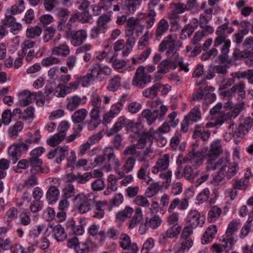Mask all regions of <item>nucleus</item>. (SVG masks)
Listing matches in <instances>:
<instances>
[{
    "label": "nucleus",
    "instance_id": "1",
    "mask_svg": "<svg viewBox=\"0 0 253 253\" xmlns=\"http://www.w3.org/2000/svg\"><path fill=\"white\" fill-rule=\"evenodd\" d=\"M228 24L227 22L219 26L215 32L217 37L215 39V45L219 46L223 44L220 48L221 53L217 57L221 63H225L229 61L228 53L231 41L227 39V35L225 33V31L228 29Z\"/></svg>",
    "mask_w": 253,
    "mask_h": 253
},
{
    "label": "nucleus",
    "instance_id": "2",
    "mask_svg": "<svg viewBox=\"0 0 253 253\" xmlns=\"http://www.w3.org/2000/svg\"><path fill=\"white\" fill-rule=\"evenodd\" d=\"M229 157L227 155L218 159L217 161H209L207 168L209 170H214L216 169L223 170V172L227 179H230L237 173L239 168L238 164L229 162Z\"/></svg>",
    "mask_w": 253,
    "mask_h": 253
},
{
    "label": "nucleus",
    "instance_id": "3",
    "mask_svg": "<svg viewBox=\"0 0 253 253\" xmlns=\"http://www.w3.org/2000/svg\"><path fill=\"white\" fill-rule=\"evenodd\" d=\"M95 198L89 195H85L83 193L77 194L73 199V203L76 206L78 212L84 214L90 211L94 205Z\"/></svg>",
    "mask_w": 253,
    "mask_h": 253
},
{
    "label": "nucleus",
    "instance_id": "4",
    "mask_svg": "<svg viewBox=\"0 0 253 253\" xmlns=\"http://www.w3.org/2000/svg\"><path fill=\"white\" fill-rule=\"evenodd\" d=\"M140 124L135 123L132 121L127 119L125 116L120 117L114 126L106 131V134L109 136L113 135L125 126L127 131L136 132Z\"/></svg>",
    "mask_w": 253,
    "mask_h": 253
},
{
    "label": "nucleus",
    "instance_id": "5",
    "mask_svg": "<svg viewBox=\"0 0 253 253\" xmlns=\"http://www.w3.org/2000/svg\"><path fill=\"white\" fill-rule=\"evenodd\" d=\"M152 79L151 75L146 72L145 67L140 66L136 69L131 84L138 88H143L151 82Z\"/></svg>",
    "mask_w": 253,
    "mask_h": 253
},
{
    "label": "nucleus",
    "instance_id": "6",
    "mask_svg": "<svg viewBox=\"0 0 253 253\" xmlns=\"http://www.w3.org/2000/svg\"><path fill=\"white\" fill-rule=\"evenodd\" d=\"M239 225L240 222L237 221H233L230 222L225 234L220 239V241L222 243H224V246L225 247H227L229 249H232L236 242L233 234L238 230Z\"/></svg>",
    "mask_w": 253,
    "mask_h": 253
},
{
    "label": "nucleus",
    "instance_id": "7",
    "mask_svg": "<svg viewBox=\"0 0 253 253\" xmlns=\"http://www.w3.org/2000/svg\"><path fill=\"white\" fill-rule=\"evenodd\" d=\"M168 108L165 105H161L160 110H155L151 111L149 109L143 110L141 113L142 118L145 119L147 124L151 125L153 124L156 119L164 116L168 111Z\"/></svg>",
    "mask_w": 253,
    "mask_h": 253
},
{
    "label": "nucleus",
    "instance_id": "8",
    "mask_svg": "<svg viewBox=\"0 0 253 253\" xmlns=\"http://www.w3.org/2000/svg\"><path fill=\"white\" fill-rule=\"evenodd\" d=\"M29 148V146L25 143H16L11 145L8 150V154L13 164L17 162L21 157V155L26 152Z\"/></svg>",
    "mask_w": 253,
    "mask_h": 253
},
{
    "label": "nucleus",
    "instance_id": "9",
    "mask_svg": "<svg viewBox=\"0 0 253 253\" xmlns=\"http://www.w3.org/2000/svg\"><path fill=\"white\" fill-rule=\"evenodd\" d=\"M36 44L35 41L29 40H25L21 43V50L19 55L23 58L25 57L28 62H31L37 54L38 52H36L33 49Z\"/></svg>",
    "mask_w": 253,
    "mask_h": 253
},
{
    "label": "nucleus",
    "instance_id": "10",
    "mask_svg": "<svg viewBox=\"0 0 253 253\" xmlns=\"http://www.w3.org/2000/svg\"><path fill=\"white\" fill-rule=\"evenodd\" d=\"M157 133V130H155L153 127L150 128L147 131H143L139 135L136 145L137 148L142 149L144 148L148 143V145H152L153 140L155 138V135Z\"/></svg>",
    "mask_w": 253,
    "mask_h": 253
},
{
    "label": "nucleus",
    "instance_id": "11",
    "mask_svg": "<svg viewBox=\"0 0 253 253\" xmlns=\"http://www.w3.org/2000/svg\"><path fill=\"white\" fill-rule=\"evenodd\" d=\"M67 37L70 39L71 43L74 46L81 45L86 39L87 34L84 29L72 31L67 33Z\"/></svg>",
    "mask_w": 253,
    "mask_h": 253
},
{
    "label": "nucleus",
    "instance_id": "12",
    "mask_svg": "<svg viewBox=\"0 0 253 253\" xmlns=\"http://www.w3.org/2000/svg\"><path fill=\"white\" fill-rule=\"evenodd\" d=\"M176 36L173 35H169L161 42L159 45V50L161 52H164L167 48L169 50L167 51V54L169 55L172 53H174L175 49Z\"/></svg>",
    "mask_w": 253,
    "mask_h": 253
},
{
    "label": "nucleus",
    "instance_id": "13",
    "mask_svg": "<svg viewBox=\"0 0 253 253\" xmlns=\"http://www.w3.org/2000/svg\"><path fill=\"white\" fill-rule=\"evenodd\" d=\"M1 24L5 27H10V32L14 35L17 34L22 29L21 24L16 22V19L11 14H6L5 18L1 20Z\"/></svg>",
    "mask_w": 253,
    "mask_h": 253
},
{
    "label": "nucleus",
    "instance_id": "14",
    "mask_svg": "<svg viewBox=\"0 0 253 253\" xmlns=\"http://www.w3.org/2000/svg\"><path fill=\"white\" fill-rule=\"evenodd\" d=\"M181 227L179 225H172L168 229L165 234H161L159 237V242L164 245L168 242V238H173L177 237L180 233Z\"/></svg>",
    "mask_w": 253,
    "mask_h": 253
},
{
    "label": "nucleus",
    "instance_id": "15",
    "mask_svg": "<svg viewBox=\"0 0 253 253\" xmlns=\"http://www.w3.org/2000/svg\"><path fill=\"white\" fill-rule=\"evenodd\" d=\"M69 151V147L67 146H59L52 149L48 153V159H51L55 158V161L56 163L59 164L66 157Z\"/></svg>",
    "mask_w": 253,
    "mask_h": 253
},
{
    "label": "nucleus",
    "instance_id": "16",
    "mask_svg": "<svg viewBox=\"0 0 253 253\" xmlns=\"http://www.w3.org/2000/svg\"><path fill=\"white\" fill-rule=\"evenodd\" d=\"M169 155L165 154L160 156L157 160L155 165L152 168V172L157 173L159 171L167 170L169 165Z\"/></svg>",
    "mask_w": 253,
    "mask_h": 253
},
{
    "label": "nucleus",
    "instance_id": "17",
    "mask_svg": "<svg viewBox=\"0 0 253 253\" xmlns=\"http://www.w3.org/2000/svg\"><path fill=\"white\" fill-rule=\"evenodd\" d=\"M204 158V155L202 152L195 151L193 148L191 152H189L185 157V161H190L193 166L198 167L202 164Z\"/></svg>",
    "mask_w": 253,
    "mask_h": 253
},
{
    "label": "nucleus",
    "instance_id": "18",
    "mask_svg": "<svg viewBox=\"0 0 253 253\" xmlns=\"http://www.w3.org/2000/svg\"><path fill=\"white\" fill-rule=\"evenodd\" d=\"M187 222L191 228H195L198 225L202 226L205 223L204 220L200 218V214L197 210L189 211L187 216Z\"/></svg>",
    "mask_w": 253,
    "mask_h": 253
},
{
    "label": "nucleus",
    "instance_id": "19",
    "mask_svg": "<svg viewBox=\"0 0 253 253\" xmlns=\"http://www.w3.org/2000/svg\"><path fill=\"white\" fill-rule=\"evenodd\" d=\"M150 164L147 161L143 163L137 172L138 179L144 181L147 184H149L152 181V178L149 176Z\"/></svg>",
    "mask_w": 253,
    "mask_h": 253
},
{
    "label": "nucleus",
    "instance_id": "20",
    "mask_svg": "<svg viewBox=\"0 0 253 253\" xmlns=\"http://www.w3.org/2000/svg\"><path fill=\"white\" fill-rule=\"evenodd\" d=\"M222 152V148L219 141H213L211 144L210 149L207 153V156L209 158L207 163L210 161H213V160L217 158Z\"/></svg>",
    "mask_w": 253,
    "mask_h": 253
},
{
    "label": "nucleus",
    "instance_id": "21",
    "mask_svg": "<svg viewBox=\"0 0 253 253\" xmlns=\"http://www.w3.org/2000/svg\"><path fill=\"white\" fill-rule=\"evenodd\" d=\"M211 136V132L209 130H206L203 125H196L192 137L194 139L200 138L202 141H207Z\"/></svg>",
    "mask_w": 253,
    "mask_h": 253
},
{
    "label": "nucleus",
    "instance_id": "22",
    "mask_svg": "<svg viewBox=\"0 0 253 253\" xmlns=\"http://www.w3.org/2000/svg\"><path fill=\"white\" fill-rule=\"evenodd\" d=\"M188 201L187 199L183 198L179 200L178 198H174L170 202L168 209L169 212H171L176 207L180 210H184L188 207Z\"/></svg>",
    "mask_w": 253,
    "mask_h": 253
},
{
    "label": "nucleus",
    "instance_id": "23",
    "mask_svg": "<svg viewBox=\"0 0 253 253\" xmlns=\"http://www.w3.org/2000/svg\"><path fill=\"white\" fill-rule=\"evenodd\" d=\"M107 202L105 201H96L94 200L95 209L92 216L95 218L101 219L105 214V208L107 205Z\"/></svg>",
    "mask_w": 253,
    "mask_h": 253
},
{
    "label": "nucleus",
    "instance_id": "24",
    "mask_svg": "<svg viewBox=\"0 0 253 253\" xmlns=\"http://www.w3.org/2000/svg\"><path fill=\"white\" fill-rule=\"evenodd\" d=\"M28 160L30 166L32 168L31 169V172H32L33 170H36L38 172H48V169L44 170V169L41 167L42 164V161L40 158L35 157V156H30Z\"/></svg>",
    "mask_w": 253,
    "mask_h": 253
},
{
    "label": "nucleus",
    "instance_id": "25",
    "mask_svg": "<svg viewBox=\"0 0 253 253\" xmlns=\"http://www.w3.org/2000/svg\"><path fill=\"white\" fill-rule=\"evenodd\" d=\"M235 96L237 94V99L239 101L243 100L246 97V84L244 81H240L232 87Z\"/></svg>",
    "mask_w": 253,
    "mask_h": 253
},
{
    "label": "nucleus",
    "instance_id": "26",
    "mask_svg": "<svg viewBox=\"0 0 253 253\" xmlns=\"http://www.w3.org/2000/svg\"><path fill=\"white\" fill-rule=\"evenodd\" d=\"M103 154L104 155L105 159L107 160L108 162L112 161L115 167L119 168L120 166V161L119 159L116 158L115 155L113 147H106L103 150Z\"/></svg>",
    "mask_w": 253,
    "mask_h": 253
},
{
    "label": "nucleus",
    "instance_id": "27",
    "mask_svg": "<svg viewBox=\"0 0 253 253\" xmlns=\"http://www.w3.org/2000/svg\"><path fill=\"white\" fill-rule=\"evenodd\" d=\"M217 232V227L214 225L210 226L205 232L201 239L203 244H207L211 242Z\"/></svg>",
    "mask_w": 253,
    "mask_h": 253
},
{
    "label": "nucleus",
    "instance_id": "28",
    "mask_svg": "<svg viewBox=\"0 0 253 253\" xmlns=\"http://www.w3.org/2000/svg\"><path fill=\"white\" fill-rule=\"evenodd\" d=\"M232 76L238 80L246 79L250 84H253V69L244 71H238L232 74Z\"/></svg>",
    "mask_w": 253,
    "mask_h": 253
},
{
    "label": "nucleus",
    "instance_id": "29",
    "mask_svg": "<svg viewBox=\"0 0 253 253\" xmlns=\"http://www.w3.org/2000/svg\"><path fill=\"white\" fill-rule=\"evenodd\" d=\"M60 192L55 186H50L46 193V198L49 204L55 203L59 199Z\"/></svg>",
    "mask_w": 253,
    "mask_h": 253
},
{
    "label": "nucleus",
    "instance_id": "30",
    "mask_svg": "<svg viewBox=\"0 0 253 253\" xmlns=\"http://www.w3.org/2000/svg\"><path fill=\"white\" fill-rule=\"evenodd\" d=\"M162 84L156 83L149 88L145 89L142 92V94L146 98L153 99L158 94V91L161 88Z\"/></svg>",
    "mask_w": 253,
    "mask_h": 253
},
{
    "label": "nucleus",
    "instance_id": "31",
    "mask_svg": "<svg viewBox=\"0 0 253 253\" xmlns=\"http://www.w3.org/2000/svg\"><path fill=\"white\" fill-rule=\"evenodd\" d=\"M19 95V105L22 107L29 105L34 100L33 93L29 90H24L20 93Z\"/></svg>",
    "mask_w": 253,
    "mask_h": 253
},
{
    "label": "nucleus",
    "instance_id": "32",
    "mask_svg": "<svg viewBox=\"0 0 253 253\" xmlns=\"http://www.w3.org/2000/svg\"><path fill=\"white\" fill-rule=\"evenodd\" d=\"M248 23L243 22L242 23V29H239L237 32L233 36V41L238 45L243 42L244 37L249 32L250 29H247L246 24Z\"/></svg>",
    "mask_w": 253,
    "mask_h": 253
},
{
    "label": "nucleus",
    "instance_id": "33",
    "mask_svg": "<svg viewBox=\"0 0 253 253\" xmlns=\"http://www.w3.org/2000/svg\"><path fill=\"white\" fill-rule=\"evenodd\" d=\"M143 219L142 210L140 208H137L135 211V213L131 219L129 221V229H133L140 224Z\"/></svg>",
    "mask_w": 253,
    "mask_h": 253
},
{
    "label": "nucleus",
    "instance_id": "34",
    "mask_svg": "<svg viewBox=\"0 0 253 253\" xmlns=\"http://www.w3.org/2000/svg\"><path fill=\"white\" fill-rule=\"evenodd\" d=\"M88 114L85 109H81L76 111L72 115L71 118L75 124L82 123L85 119Z\"/></svg>",
    "mask_w": 253,
    "mask_h": 253
},
{
    "label": "nucleus",
    "instance_id": "35",
    "mask_svg": "<svg viewBox=\"0 0 253 253\" xmlns=\"http://www.w3.org/2000/svg\"><path fill=\"white\" fill-rule=\"evenodd\" d=\"M169 27V24L168 21L164 19H161L159 23L156 30L155 36L156 38L158 39L161 38L162 36L166 33Z\"/></svg>",
    "mask_w": 253,
    "mask_h": 253
},
{
    "label": "nucleus",
    "instance_id": "36",
    "mask_svg": "<svg viewBox=\"0 0 253 253\" xmlns=\"http://www.w3.org/2000/svg\"><path fill=\"white\" fill-rule=\"evenodd\" d=\"M52 233L54 238L58 242L63 241L67 237V235L65 231L64 228L59 224L55 226L53 228Z\"/></svg>",
    "mask_w": 253,
    "mask_h": 253
},
{
    "label": "nucleus",
    "instance_id": "37",
    "mask_svg": "<svg viewBox=\"0 0 253 253\" xmlns=\"http://www.w3.org/2000/svg\"><path fill=\"white\" fill-rule=\"evenodd\" d=\"M121 81L122 78L120 76H114L109 81L107 89L113 92L117 91L122 85Z\"/></svg>",
    "mask_w": 253,
    "mask_h": 253
},
{
    "label": "nucleus",
    "instance_id": "38",
    "mask_svg": "<svg viewBox=\"0 0 253 253\" xmlns=\"http://www.w3.org/2000/svg\"><path fill=\"white\" fill-rule=\"evenodd\" d=\"M232 186L238 190H246L249 183L248 176H245L241 179H234L233 180Z\"/></svg>",
    "mask_w": 253,
    "mask_h": 253
},
{
    "label": "nucleus",
    "instance_id": "39",
    "mask_svg": "<svg viewBox=\"0 0 253 253\" xmlns=\"http://www.w3.org/2000/svg\"><path fill=\"white\" fill-rule=\"evenodd\" d=\"M40 24L38 23L37 25L31 26L27 28L26 32V36L27 38L30 39H35L40 36L42 32V29L40 26Z\"/></svg>",
    "mask_w": 253,
    "mask_h": 253
},
{
    "label": "nucleus",
    "instance_id": "40",
    "mask_svg": "<svg viewBox=\"0 0 253 253\" xmlns=\"http://www.w3.org/2000/svg\"><path fill=\"white\" fill-rule=\"evenodd\" d=\"M70 50L67 44H60L52 48V53L53 54L66 57L70 54Z\"/></svg>",
    "mask_w": 253,
    "mask_h": 253
},
{
    "label": "nucleus",
    "instance_id": "41",
    "mask_svg": "<svg viewBox=\"0 0 253 253\" xmlns=\"http://www.w3.org/2000/svg\"><path fill=\"white\" fill-rule=\"evenodd\" d=\"M82 103V99L79 96L76 95L68 99L66 107L68 110L73 111L78 108Z\"/></svg>",
    "mask_w": 253,
    "mask_h": 253
},
{
    "label": "nucleus",
    "instance_id": "42",
    "mask_svg": "<svg viewBox=\"0 0 253 253\" xmlns=\"http://www.w3.org/2000/svg\"><path fill=\"white\" fill-rule=\"evenodd\" d=\"M185 118L190 123L198 122L201 118V112L199 107H194Z\"/></svg>",
    "mask_w": 253,
    "mask_h": 253
},
{
    "label": "nucleus",
    "instance_id": "43",
    "mask_svg": "<svg viewBox=\"0 0 253 253\" xmlns=\"http://www.w3.org/2000/svg\"><path fill=\"white\" fill-rule=\"evenodd\" d=\"M133 212V209L129 207H126L125 209L119 211L116 214V218L120 221H124L127 218L130 217Z\"/></svg>",
    "mask_w": 253,
    "mask_h": 253
},
{
    "label": "nucleus",
    "instance_id": "44",
    "mask_svg": "<svg viewBox=\"0 0 253 253\" xmlns=\"http://www.w3.org/2000/svg\"><path fill=\"white\" fill-rule=\"evenodd\" d=\"M156 13L153 9L149 10L148 13L143 14V19L146 24L147 28H150L154 25L155 21Z\"/></svg>",
    "mask_w": 253,
    "mask_h": 253
},
{
    "label": "nucleus",
    "instance_id": "45",
    "mask_svg": "<svg viewBox=\"0 0 253 253\" xmlns=\"http://www.w3.org/2000/svg\"><path fill=\"white\" fill-rule=\"evenodd\" d=\"M23 128V123L21 122H17L13 126L9 127L8 129V135L11 138H15L18 133Z\"/></svg>",
    "mask_w": 253,
    "mask_h": 253
},
{
    "label": "nucleus",
    "instance_id": "46",
    "mask_svg": "<svg viewBox=\"0 0 253 253\" xmlns=\"http://www.w3.org/2000/svg\"><path fill=\"white\" fill-rule=\"evenodd\" d=\"M222 211L217 206L212 207L208 213V219L210 222L215 221L220 215Z\"/></svg>",
    "mask_w": 253,
    "mask_h": 253
},
{
    "label": "nucleus",
    "instance_id": "47",
    "mask_svg": "<svg viewBox=\"0 0 253 253\" xmlns=\"http://www.w3.org/2000/svg\"><path fill=\"white\" fill-rule=\"evenodd\" d=\"M120 246L124 250L131 249V246L135 244H131L130 237L126 234H122L120 236Z\"/></svg>",
    "mask_w": 253,
    "mask_h": 253
},
{
    "label": "nucleus",
    "instance_id": "48",
    "mask_svg": "<svg viewBox=\"0 0 253 253\" xmlns=\"http://www.w3.org/2000/svg\"><path fill=\"white\" fill-rule=\"evenodd\" d=\"M69 93H70L66 85L62 84H59L55 88L54 95L57 97H64Z\"/></svg>",
    "mask_w": 253,
    "mask_h": 253
},
{
    "label": "nucleus",
    "instance_id": "49",
    "mask_svg": "<svg viewBox=\"0 0 253 253\" xmlns=\"http://www.w3.org/2000/svg\"><path fill=\"white\" fill-rule=\"evenodd\" d=\"M90 241H86L84 242H80L77 247H75L76 253H88L90 250Z\"/></svg>",
    "mask_w": 253,
    "mask_h": 253
},
{
    "label": "nucleus",
    "instance_id": "50",
    "mask_svg": "<svg viewBox=\"0 0 253 253\" xmlns=\"http://www.w3.org/2000/svg\"><path fill=\"white\" fill-rule=\"evenodd\" d=\"M162 222L161 218L158 215H154L149 219L147 218L146 220V223L152 229L157 228L161 225Z\"/></svg>",
    "mask_w": 253,
    "mask_h": 253
},
{
    "label": "nucleus",
    "instance_id": "51",
    "mask_svg": "<svg viewBox=\"0 0 253 253\" xmlns=\"http://www.w3.org/2000/svg\"><path fill=\"white\" fill-rule=\"evenodd\" d=\"M31 213L28 210L23 211L19 215L20 224L23 226H28L30 224L31 219Z\"/></svg>",
    "mask_w": 253,
    "mask_h": 253
},
{
    "label": "nucleus",
    "instance_id": "52",
    "mask_svg": "<svg viewBox=\"0 0 253 253\" xmlns=\"http://www.w3.org/2000/svg\"><path fill=\"white\" fill-rule=\"evenodd\" d=\"M214 90L212 87H206V91L205 93L204 103L206 104H209L212 103L216 99V95L214 93H211Z\"/></svg>",
    "mask_w": 253,
    "mask_h": 253
},
{
    "label": "nucleus",
    "instance_id": "53",
    "mask_svg": "<svg viewBox=\"0 0 253 253\" xmlns=\"http://www.w3.org/2000/svg\"><path fill=\"white\" fill-rule=\"evenodd\" d=\"M138 24V20L133 18H130L126 21V36L133 35L134 31Z\"/></svg>",
    "mask_w": 253,
    "mask_h": 253
},
{
    "label": "nucleus",
    "instance_id": "54",
    "mask_svg": "<svg viewBox=\"0 0 253 253\" xmlns=\"http://www.w3.org/2000/svg\"><path fill=\"white\" fill-rule=\"evenodd\" d=\"M110 20L111 16L107 14H104L98 17L96 23L99 27H103L107 30L108 29V23Z\"/></svg>",
    "mask_w": 253,
    "mask_h": 253
},
{
    "label": "nucleus",
    "instance_id": "55",
    "mask_svg": "<svg viewBox=\"0 0 253 253\" xmlns=\"http://www.w3.org/2000/svg\"><path fill=\"white\" fill-rule=\"evenodd\" d=\"M78 78L82 85L84 87L94 81V75L91 73H88L85 75Z\"/></svg>",
    "mask_w": 253,
    "mask_h": 253
},
{
    "label": "nucleus",
    "instance_id": "56",
    "mask_svg": "<svg viewBox=\"0 0 253 253\" xmlns=\"http://www.w3.org/2000/svg\"><path fill=\"white\" fill-rule=\"evenodd\" d=\"M160 190L159 184L157 183H153L147 188L145 194L147 197L151 198L156 195Z\"/></svg>",
    "mask_w": 253,
    "mask_h": 253
},
{
    "label": "nucleus",
    "instance_id": "57",
    "mask_svg": "<svg viewBox=\"0 0 253 253\" xmlns=\"http://www.w3.org/2000/svg\"><path fill=\"white\" fill-rule=\"evenodd\" d=\"M111 68L109 67L108 66H104L103 67L101 66L99 73V78H97V80L101 81L103 80L106 79L111 75Z\"/></svg>",
    "mask_w": 253,
    "mask_h": 253
},
{
    "label": "nucleus",
    "instance_id": "58",
    "mask_svg": "<svg viewBox=\"0 0 253 253\" xmlns=\"http://www.w3.org/2000/svg\"><path fill=\"white\" fill-rule=\"evenodd\" d=\"M136 159L133 157H129L127 160L124 165L123 166L124 170L126 173H128L132 171L133 169L135 163Z\"/></svg>",
    "mask_w": 253,
    "mask_h": 253
},
{
    "label": "nucleus",
    "instance_id": "59",
    "mask_svg": "<svg viewBox=\"0 0 253 253\" xmlns=\"http://www.w3.org/2000/svg\"><path fill=\"white\" fill-rule=\"evenodd\" d=\"M134 203L138 206L148 208L149 207L150 204L147 199V197H144L142 195L137 196L134 200Z\"/></svg>",
    "mask_w": 253,
    "mask_h": 253
},
{
    "label": "nucleus",
    "instance_id": "60",
    "mask_svg": "<svg viewBox=\"0 0 253 253\" xmlns=\"http://www.w3.org/2000/svg\"><path fill=\"white\" fill-rule=\"evenodd\" d=\"M24 9L25 6L24 1H20L19 3L12 5L10 7V13L14 15L21 13Z\"/></svg>",
    "mask_w": 253,
    "mask_h": 253
},
{
    "label": "nucleus",
    "instance_id": "61",
    "mask_svg": "<svg viewBox=\"0 0 253 253\" xmlns=\"http://www.w3.org/2000/svg\"><path fill=\"white\" fill-rule=\"evenodd\" d=\"M232 118L233 117L231 116L229 111L226 112H219V114L217 118L216 123L217 125H220L224 122L231 120Z\"/></svg>",
    "mask_w": 253,
    "mask_h": 253
},
{
    "label": "nucleus",
    "instance_id": "62",
    "mask_svg": "<svg viewBox=\"0 0 253 253\" xmlns=\"http://www.w3.org/2000/svg\"><path fill=\"white\" fill-rule=\"evenodd\" d=\"M194 31V27L189 24L186 25L181 30L180 38L182 39H185L189 37Z\"/></svg>",
    "mask_w": 253,
    "mask_h": 253
},
{
    "label": "nucleus",
    "instance_id": "63",
    "mask_svg": "<svg viewBox=\"0 0 253 253\" xmlns=\"http://www.w3.org/2000/svg\"><path fill=\"white\" fill-rule=\"evenodd\" d=\"M63 196L66 199L73 197L76 193L74 186L72 184H68L66 187L63 189Z\"/></svg>",
    "mask_w": 253,
    "mask_h": 253
},
{
    "label": "nucleus",
    "instance_id": "64",
    "mask_svg": "<svg viewBox=\"0 0 253 253\" xmlns=\"http://www.w3.org/2000/svg\"><path fill=\"white\" fill-rule=\"evenodd\" d=\"M64 139L63 136H61L57 133L51 137L47 140V143L50 146L54 147L59 144Z\"/></svg>",
    "mask_w": 253,
    "mask_h": 253
}]
</instances>
